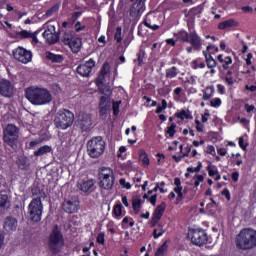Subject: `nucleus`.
Returning <instances> with one entry per match:
<instances>
[{
  "mask_svg": "<svg viewBox=\"0 0 256 256\" xmlns=\"http://www.w3.org/2000/svg\"><path fill=\"white\" fill-rule=\"evenodd\" d=\"M33 199L28 206V215L31 221L39 223L43 215V202L41 199H45V193L38 188L32 189Z\"/></svg>",
  "mask_w": 256,
  "mask_h": 256,
  "instance_id": "nucleus-1",
  "label": "nucleus"
},
{
  "mask_svg": "<svg viewBox=\"0 0 256 256\" xmlns=\"http://www.w3.org/2000/svg\"><path fill=\"white\" fill-rule=\"evenodd\" d=\"M25 97L32 105H47L53 101V96L45 88L30 87L26 89Z\"/></svg>",
  "mask_w": 256,
  "mask_h": 256,
  "instance_id": "nucleus-2",
  "label": "nucleus"
},
{
  "mask_svg": "<svg viewBox=\"0 0 256 256\" xmlns=\"http://www.w3.org/2000/svg\"><path fill=\"white\" fill-rule=\"evenodd\" d=\"M236 247L242 251H249L256 247V231L251 228H244L236 236Z\"/></svg>",
  "mask_w": 256,
  "mask_h": 256,
  "instance_id": "nucleus-3",
  "label": "nucleus"
},
{
  "mask_svg": "<svg viewBox=\"0 0 256 256\" xmlns=\"http://www.w3.org/2000/svg\"><path fill=\"white\" fill-rule=\"evenodd\" d=\"M65 245V240H63V234L59 230V226H55L50 234L48 241L49 251L53 253V255H57L63 249Z\"/></svg>",
  "mask_w": 256,
  "mask_h": 256,
  "instance_id": "nucleus-4",
  "label": "nucleus"
},
{
  "mask_svg": "<svg viewBox=\"0 0 256 256\" xmlns=\"http://www.w3.org/2000/svg\"><path fill=\"white\" fill-rule=\"evenodd\" d=\"M87 152L92 159H99L105 153V141L101 136L94 137L87 142Z\"/></svg>",
  "mask_w": 256,
  "mask_h": 256,
  "instance_id": "nucleus-5",
  "label": "nucleus"
},
{
  "mask_svg": "<svg viewBox=\"0 0 256 256\" xmlns=\"http://www.w3.org/2000/svg\"><path fill=\"white\" fill-rule=\"evenodd\" d=\"M74 121L75 115L69 110H63L57 113L54 123L58 129H68Z\"/></svg>",
  "mask_w": 256,
  "mask_h": 256,
  "instance_id": "nucleus-6",
  "label": "nucleus"
},
{
  "mask_svg": "<svg viewBox=\"0 0 256 256\" xmlns=\"http://www.w3.org/2000/svg\"><path fill=\"white\" fill-rule=\"evenodd\" d=\"M3 133V139L6 145L14 147L15 143H17V139H19V128L13 124H8Z\"/></svg>",
  "mask_w": 256,
  "mask_h": 256,
  "instance_id": "nucleus-7",
  "label": "nucleus"
},
{
  "mask_svg": "<svg viewBox=\"0 0 256 256\" xmlns=\"http://www.w3.org/2000/svg\"><path fill=\"white\" fill-rule=\"evenodd\" d=\"M13 57L16 59V61H19L20 63H31V60L33 59V54L31 51L23 48L18 47L13 51Z\"/></svg>",
  "mask_w": 256,
  "mask_h": 256,
  "instance_id": "nucleus-8",
  "label": "nucleus"
},
{
  "mask_svg": "<svg viewBox=\"0 0 256 256\" xmlns=\"http://www.w3.org/2000/svg\"><path fill=\"white\" fill-rule=\"evenodd\" d=\"M189 235L191 237V241L194 245H198L201 247V245H205L208 241L207 233L205 230L201 229H196V230H191L189 232Z\"/></svg>",
  "mask_w": 256,
  "mask_h": 256,
  "instance_id": "nucleus-9",
  "label": "nucleus"
},
{
  "mask_svg": "<svg viewBox=\"0 0 256 256\" xmlns=\"http://www.w3.org/2000/svg\"><path fill=\"white\" fill-rule=\"evenodd\" d=\"M93 125V120L91 119V114L80 112L78 115V127L82 131H89Z\"/></svg>",
  "mask_w": 256,
  "mask_h": 256,
  "instance_id": "nucleus-10",
  "label": "nucleus"
},
{
  "mask_svg": "<svg viewBox=\"0 0 256 256\" xmlns=\"http://www.w3.org/2000/svg\"><path fill=\"white\" fill-rule=\"evenodd\" d=\"M43 37L46 39V42L49 43V45H53L59 41V33H57L55 30L54 25H48L47 30H45L43 33Z\"/></svg>",
  "mask_w": 256,
  "mask_h": 256,
  "instance_id": "nucleus-11",
  "label": "nucleus"
},
{
  "mask_svg": "<svg viewBox=\"0 0 256 256\" xmlns=\"http://www.w3.org/2000/svg\"><path fill=\"white\" fill-rule=\"evenodd\" d=\"M14 87L11 81L3 79L0 81V95L2 97H13Z\"/></svg>",
  "mask_w": 256,
  "mask_h": 256,
  "instance_id": "nucleus-12",
  "label": "nucleus"
},
{
  "mask_svg": "<svg viewBox=\"0 0 256 256\" xmlns=\"http://www.w3.org/2000/svg\"><path fill=\"white\" fill-rule=\"evenodd\" d=\"M93 67H95V60L90 59L85 64H81L77 67V73L82 77H89L91 71H93Z\"/></svg>",
  "mask_w": 256,
  "mask_h": 256,
  "instance_id": "nucleus-13",
  "label": "nucleus"
},
{
  "mask_svg": "<svg viewBox=\"0 0 256 256\" xmlns=\"http://www.w3.org/2000/svg\"><path fill=\"white\" fill-rule=\"evenodd\" d=\"M62 209L65 213H77L79 211V199L72 198L62 204Z\"/></svg>",
  "mask_w": 256,
  "mask_h": 256,
  "instance_id": "nucleus-14",
  "label": "nucleus"
},
{
  "mask_svg": "<svg viewBox=\"0 0 256 256\" xmlns=\"http://www.w3.org/2000/svg\"><path fill=\"white\" fill-rule=\"evenodd\" d=\"M143 11H145V0H136L130 8V17H140Z\"/></svg>",
  "mask_w": 256,
  "mask_h": 256,
  "instance_id": "nucleus-15",
  "label": "nucleus"
},
{
  "mask_svg": "<svg viewBox=\"0 0 256 256\" xmlns=\"http://www.w3.org/2000/svg\"><path fill=\"white\" fill-rule=\"evenodd\" d=\"M165 203L162 202L161 205H158L154 211L153 217L151 219L152 227H155L159 221H161V217H163V213H165Z\"/></svg>",
  "mask_w": 256,
  "mask_h": 256,
  "instance_id": "nucleus-16",
  "label": "nucleus"
},
{
  "mask_svg": "<svg viewBox=\"0 0 256 256\" xmlns=\"http://www.w3.org/2000/svg\"><path fill=\"white\" fill-rule=\"evenodd\" d=\"M110 70L111 68L109 67V62H104L96 81L97 87H101V85L105 83V78L109 75Z\"/></svg>",
  "mask_w": 256,
  "mask_h": 256,
  "instance_id": "nucleus-17",
  "label": "nucleus"
},
{
  "mask_svg": "<svg viewBox=\"0 0 256 256\" xmlns=\"http://www.w3.org/2000/svg\"><path fill=\"white\" fill-rule=\"evenodd\" d=\"M4 229L7 233L17 231V219L12 216H8L4 221Z\"/></svg>",
  "mask_w": 256,
  "mask_h": 256,
  "instance_id": "nucleus-18",
  "label": "nucleus"
},
{
  "mask_svg": "<svg viewBox=\"0 0 256 256\" xmlns=\"http://www.w3.org/2000/svg\"><path fill=\"white\" fill-rule=\"evenodd\" d=\"M11 207V200L5 192H0V213H5Z\"/></svg>",
  "mask_w": 256,
  "mask_h": 256,
  "instance_id": "nucleus-19",
  "label": "nucleus"
},
{
  "mask_svg": "<svg viewBox=\"0 0 256 256\" xmlns=\"http://www.w3.org/2000/svg\"><path fill=\"white\" fill-rule=\"evenodd\" d=\"M188 43H190L192 47L196 49V51H199V49H201V38L195 32L189 34Z\"/></svg>",
  "mask_w": 256,
  "mask_h": 256,
  "instance_id": "nucleus-20",
  "label": "nucleus"
},
{
  "mask_svg": "<svg viewBox=\"0 0 256 256\" xmlns=\"http://www.w3.org/2000/svg\"><path fill=\"white\" fill-rule=\"evenodd\" d=\"M67 45L70 47L72 53H79L83 42H81L80 38L74 37Z\"/></svg>",
  "mask_w": 256,
  "mask_h": 256,
  "instance_id": "nucleus-21",
  "label": "nucleus"
},
{
  "mask_svg": "<svg viewBox=\"0 0 256 256\" xmlns=\"http://www.w3.org/2000/svg\"><path fill=\"white\" fill-rule=\"evenodd\" d=\"M100 179H101L100 180V187L102 189L109 190L113 187V183H114L113 176H106V177H102Z\"/></svg>",
  "mask_w": 256,
  "mask_h": 256,
  "instance_id": "nucleus-22",
  "label": "nucleus"
},
{
  "mask_svg": "<svg viewBox=\"0 0 256 256\" xmlns=\"http://www.w3.org/2000/svg\"><path fill=\"white\" fill-rule=\"evenodd\" d=\"M16 163L18 165V169H21L22 171L29 170V166L31 165V162H29V158L25 156H20Z\"/></svg>",
  "mask_w": 256,
  "mask_h": 256,
  "instance_id": "nucleus-23",
  "label": "nucleus"
},
{
  "mask_svg": "<svg viewBox=\"0 0 256 256\" xmlns=\"http://www.w3.org/2000/svg\"><path fill=\"white\" fill-rule=\"evenodd\" d=\"M174 185L176 186L174 188V193H177V201L183 200V187L181 186V179L175 178L174 179Z\"/></svg>",
  "mask_w": 256,
  "mask_h": 256,
  "instance_id": "nucleus-24",
  "label": "nucleus"
},
{
  "mask_svg": "<svg viewBox=\"0 0 256 256\" xmlns=\"http://www.w3.org/2000/svg\"><path fill=\"white\" fill-rule=\"evenodd\" d=\"M45 57L48 61H51V63H63V60L65 59L63 55L53 54L51 52H46Z\"/></svg>",
  "mask_w": 256,
  "mask_h": 256,
  "instance_id": "nucleus-25",
  "label": "nucleus"
},
{
  "mask_svg": "<svg viewBox=\"0 0 256 256\" xmlns=\"http://www.w3.org/2000/svg\"><path fill=\"white\" fill-rule=\"evenodd\" d=\"M239 23L233 19H229L226 21L221 22L218 25V29L220 30H225V29H231L232 27H237Z\"/></svg>",
  "mask_w": 256,
  "mask_h": 256,
  "instance_id": "nucleus-26",
  "label": "nucleus"
},
{
  "mask_svg": "<svg viewBox=\"0 0 256 256\" xmlns=\"http://www.w3.org/2000/svg\"><path fill=\"white\" fill-rule=\"evenodd\" d=\"M94 187H95V181L88 180L86 182H83L80 185V191H83V193H91Z\"/></svg>",
  "mask_w": 256,
  "mask_h": 256,
  "instance_id": "nucleus-27",
  "label": "nucleus"
},
{
  "mask_svg": "<svg viewBox=\"0 0 256 256\" xmlns=\"http://www.w3.org/2000/svg\"><path fill=\"white\" fill-rule=\"evenodd\" d=\"M53 151V148L49 145H44L40 147L38 150L34 152V155L36 157H41L42 155H45L47 153H51Z\"/></svg>",
  "mask_w": 256,
  "mask_h": 256,
  "instance_id": "nucleus-28",
  "label": "nucleus"
},
{
  "mask_svg": "<svg viewBox=\"0 0 256 256\" xmlns=\"http://www.w3.org/2000/svg\"><path fill=\"white\" fill-rule=\"evenodd\" d=\"M213 93H215V88L213 86H208L203 90V97L204 101H209L213 97Z\"/></svg>",
  "mask_w": 256,
  "mask_h": 256,
  "instance_id": "nucleus-29",
  "label": "nucleus"
},
{
  "mask_svg": "<svg viewBox=\"0 0 256 256\" xmlns=\"http://www.w3.org/2000/svg\"><path fill=\"white\" fill-rule=\"evenodd\" d=\"M74 38H75V35L73 34V31L67 30L63 34L61 41L62 43H64V45H68Z\"/></svg>",
  "mask_w": 256,
  "mask_h": 256,
  "instance_id": "nucleus-30",
  "label": "nucleus"
},
{
  "mask_svg": "<svg viewBox=\"0 0 256 256\" xmlns=\"http://www.w3.org/2000/svg\"><path fill=\"white\" fill-rule=\"evenodd\" d=\"M132 207L136 215L139 214V209H141V198L133 197L132 199Z\"/></svg>",
  "mask_w": 256,
  "mask_h": 256,
  "instance_id": "nucleus-31",
  "label": "nucleus"
},
{
  "mask_svg": "<svg viewBox=\"0 0 256 256\" xmlns=\"http://www.w3.org/2000/svg\"><path fill=\"white\" fill-rule=\"evenodd\" d=\"M167 243H169V240H166L156 251L155 256H163L165 255V252L167 251V249L169 248V246L167 245Z\"/></svg>",
  "mask_w": 256,
  "mask_h": 256,
  "instance_id": "nucleus-32",
  "label": "nucleus"
},
{
  "mask_svg": "<svg viewBox=\"0 0 256 256\" xmlns=\"http://www.w3.org/2000/svg\"><path fill=\"white\" fill-rule=\"evenodd\" d=\"M139 159L143 165H149V157H147V152H145V150L139 151Z\"/></svg>",
  "mask_w": 256,
  "mask_h": 256,
  "instance_id": "nucleus-33",
  "label": "nucleus"
},
{
  "mask_svg": "<svg viewBox=\"0 0 256 256\" xmlns=\"http://www.w3.org/2000/svg\"><path fill=\"white\" fill-rule=\"evenodd\" d=\"M165 233V229H163V225L158 224V228L154 229L153 231V237L154 239H158V237H161Z\"/></svg>",
  "mask_w": 256,
  "mask_h": 256,
  "instance_id": "nucleus-34",
  "label": "nucleus"
},
{
  "mask_svg": "<svg viewBox=\"0 0 256 256\" xmlns=\"http://www.w3.org/2000/svg\"><path fill=\"white\" fill-rule=\"evenodd\" d=\"M203 54L205 55L206 57V63L208 65V67L210 69H213V67H215V65H217V63L215 62V60L213 59V57H211V55H208L207 56V53L203 52Z\"/></svg>",
  "mask_w": 256,
  "mask_h": 256,
  "instance_id": "nucleus-35",
  "label": "nucleus"
},
{
  "mask_svg": "<svg viewBox=\"0 0 256 256\" xmlns=\"http://www.w3.org/2000/svg\"><path fill=\"white\" fill-rule=\"evenodd\" d=\"M167 79H173V77H177V68L172 67L166 70Z\"/></svg>",
  "mask_w": 256,
  "mask_h": 256,
  "instance_id": "nucleus-36",
  "label": "nucleus"
},
{
  "mask_svg": "<svg viewBox=\"0 0 256 256\" xmlns=\"http://www.w3.org/2000/svg\"><path fill=\"white\" fill-rule=\"evenodd\" d=\"M102 177H113V170L110 168H103L100 172V178Z\"/></svg>",
  "mask_w": 256,
  "mask_h": 256,
  "instance_id": "nucleus-37",
  "label": "nucleus"
},
{
  "mask_svg": "<svg viewBox=\"0 0 256 256\" xmlns=\"http://www.w3.org/2000/svg\"><path fill=\"white\" fill-rule=\"evenodd\" d=\"M178 39H180V41H183L184 43H189V33L185 31L179 32Z\"/></svg>",
  "mask_w": 256,
  "mask_h": 256,
  "instance_id": "nucleus-38",
  "label": "nucleus"
},
{
  "mask_svg": "<svg viewBox=\"0 0 256 256\" xmlns=\"http://www.w3.org/2000/svg\"><path fill=\"white\" fill-rule=\"evenodd\" d=\"M177 128V124L172 123L170 127H167L166 133L169 135V137H174L175 136V129Z\"/></svg>",
  "mask_w": 256,
  "mask_h": 256,
  "instance_id": "nucleus-39",
  "label": "nucleus"
},
{
  "mask_svg": "<svg viewBox=\"0 0 256 256\" xmlns=\"http://www.w3.org/2000/svg\"><path fill=\"white\" fill-rule=\"evenodd\" d=\"M99 87V91L102 95H104L105 97H109V95H111V88L109 86H98Z\"/></svg>",
  "mask_w": 256,
  "mask_h": 256,
  "instance_id": "nucleus-40",
  "label": "nucleus"
},
{
  "mask_svg": "<svg viewBox=\"0 0 256 256\" xmlns=\"http://www.w3.org/2000/svg\"><path fill=\"white\" fill-rule=\"evenodd\" d=\"M175 116L182 121L183 119H191V115L187 114L185 110H181L179 113H176Z\"/></svg>",
  "mask_w": 256,
  "mask_h": 256,
  "instance_id": "nucleus-41",
  "label": "nucleus"
},
{
  "mask_svg": "<svg viewBox=\"0 0 256 256\" xmlns=\"http://www.w3.org/2000/svg\"><path fill=\"white\" fill-rule=\"evenodd\" d=\"M99 105L111 106V98H109V96H102L100 98V104Z\"/></svg>",
  "mask_w": 256,
  "mask_h": 256,
  "instance_id": "nucleus-42",
  "label": "nucleus"
},
{
  "mask_svg": "<svg viewBox=\"0 0 256 256\" xmlns=\"http://www.w3.org/2000/svg\"><path fill=\"white\" fill-rule=\"evenodd\" d=\"M16 35L17 37H20V39H27L28 37H31V33L27 30L17 32Z\"/></svg>",
  "mask_w": 256,
  "mask_h": 256,
  "instance_id": "nucleus-43",
  "label": "nucleus"
},
{
  "mask_svg": "<svg viewBox=\"0 0 256 256\" xmlns=\"http://www.w3.org/2000/svg\"><path fill=\"white\" fill-rule=\"evenodd\" d=\"M114 39L117 41V43H121V41H123V38L121 37V27L116 28Z\"/></svg>",
  "mask_w": 256,
  "mask_h": 256,
  "instance_id": "nucleus-44",
  "label": "nucleus"
},
{
  "mask_svg": "<svg viewBox=\"0 0 256 256\" xmlns=\"http://www.w3.org/2000/svg\"><path fill=\"white\" fill-rule=\"evenodd\" d=\"M57 11H59V5H54L52 8L46 11L45 15L46 17H51V15H53V13H57Z\"/></svg>",
  "mask_w": 256,
  "mask_h": 256,
  "instance_id": "nucleus-45",
  "label": "nucleus"
},
{
  "mask_svg": "<svg viewBox=\"0 0 256 256\" xmlns=\"http://www.w3.org/2000/svg\"><path fill=\"white\" fill-rule=\"evenodd\" d=\"M231 63H233V60L231 59V57H226L224 59V64L222 65L223 69H229V66L231 65Z\"/></svg>",
  "mask_w": 256,
  "mask_h": 256,
  "instance_id": "nucleus-46",
  "label": "nucleus"
},
{
  "mask_svg": "<svg viewBox=\"0 0 256 256\" xmlns=\"http://www.w3.org/2000/svg\"><path fill=\"white\" fill-rule=\"evenodd\" d=\"M121 207H122L121 204H117L114 206L113 213L116 217L121 216V212H122Z\"/></svg>",
  "mask_w": 256,
  "mask_h": 256,
  "instance_id": "nucleus-47",
  "label": "nucleus"
},
{
  "mask_svg": "<svg viewBox=\"0 0 256 256\" xmlns=\"http://www.w3.org/2000/svg\"><path fill=\"white\" fill-rule=\"evenodd\" d=\"M121 105V101L113 102V113L115 116L119 115V106Z\"/></svg>",
  "mask_w": 256,
  "mask_h": 256,
  "instance_id": "nucleus-48",
  "label": "nucleus"
},
{
  "mask_svg": "<svg viewBox=\"0 0 256 256\" xmlns=\"http://www.w3.org/2000/svg\"><path fill=\"white\" fill-rule=\"evenodd\" d=\"M144 58H145V51L140 50V52L138 53V65L139 66L143 65V59Z\"/></svg>",
  "mask_w": 256,
  "mask_h": 256,
  "instance_id": "nucleus-49",
  "label": "nucleus"
},
{
  "mask_svg": "<svg viewBox=\"0 0 256 256\" xmlns=\"http://www.w3.org/2000/svg\"><path fill=\"white\" fill-rule=\"evenodd\" d=\"M100 106V115L103 117V115H107V111H109V109L111 108V106H103V105H99Z\"/></svg>",
  "mask_w": 256,
  "mask_h": 256,
  "instance_id": "nucleus-50",
  "label": "nucleus"
},
{
  "mask_svg": "<svg viewBox=\"0 0 256 256\" xmlns=\"http://www.w3.org/2000/svg\"><path fill=\"white\" fill-rule=\"evenodd\" d=\"M210 105L211 107H219L221 105V99L215 98L214 100H211Z\"/></svg>",
  "mask_w": 256,
  "mask_h": 256,
  "instance_id": "nucleus-51",
  "label": "nucleus"
},
{
  "mask_svg": "<svg viewBox=\"0 0 256 256\" xmlns=\"http://www.w3.org/2000/svg\"><path fill=\"white\" fill-rule=\"evenodd\" d=\"M203 175H198L195 178L194 185L195 187H199V183H203Z\"/></svg>",
  "mask_w": 256,
  "mask_h": 256,
  "instance_id": "nucleus-52",
  "label": "nucleus"
},
{
  "mask_svg": "<svg viewBox=\"0 0 256 256\" xmlns=\"http://www.w3.org/2000/svg\"><path fill=\"white\" fill-rule=\"evenodd\" d=\"M97 243H100V245H103L105 243V234L103 233L98 234Z\"/></svg>",
  "mask_w": 256,
  "mask_h": 256,
  "instance_id": "nucleus-53",
  "label": "nucleus"
},
{
  "mask_svg": "<svg viewBox=\"0 0 256 256\" xmlns=\"http://www.w3.org/2000/svg\"><path fill=\"white\" fill-rule=\"evenodd\" d=\"M207 171H208V175H209L210 177H215V175H218V174H219V172H218L217 170L211 169V166H208V167H207Z\"/></svg>",
  "mask_w": 256,
  "mask_h": 256,
  "instance_id": "nucleus-54",
  "label": "nucleus"
},
{
  "mask_svg": "<svg viewBox=\"0 0 256 256\" xmlns=\"http://www.w3.org/2000/svg\"><path fill=\"white\" fill-rule=\"evenodd\" d=\"M222 195L226 197L227 201H231V193H229V189L222 190Z\"/></svg>",
  "mask_w": 256,
  "mask_h": 256,
  "instance_id": "nucleus-55",
  "label": "nucleus"
},
{
  "mask_svg": "<svg viewBox=\"0 0 256 256\" xmlns=\"http://www.w3.org/2000/svg\"><path fill=\"white\" fill-rule=\"evenodd\" d=\"M244 109L247 113H252V111H255V106L253 105H249V104H245Z\"/></svg>",
  "mask_w": 256,
  "mask_h": 256,
  "instance_id": "nucleus-56",
  "label": "nucleus"
},
{
  "mask_svg": "<svg viewBox=\"0 0 256 256\" xmlns=\"http://www.w3.org/2000/svg\"><path fill=\"white\" fill-rule=\"evenodd\" d=\"M149 202L151 203V205H153L155 207L156 203H157V194L152 195L149 198Z\"/></svg>",
  "mask_w": 256,
  "mask_h": 256,
  "instance_id": "nucleus-57",
  "label": "nucleus"
},
{
  "mask_svg": "<svg viewBox=\"0 0 256 256\" xmlns=\"http://www.w3.org/2000/svg\"><path fill=\"white\" fill-rule=\"evenodd\" d=\"M144 25L146 27H149V29H153V31H157V29H159V26L158 25H153L151 26V24H149V22H144Z\"/></svg>",
  "mask_w": 256,
  "mask_h": 256,
  "instance_id": "nucleus-58",
  "label": "nucleus"
},
{
  "mask_svg": "<svg viewBox=\"0 0 256 256\" xmlns=\"http://www.w3.org/2000/svg\"><path fill=\"white\" fill-rule=\"evenodd\" d=\"M209 118V111H206L204 115H202V123H207Z\"/></svg>",
  "mask_w": 256,
  "mask_h": 256,
  "instance_id": "nucleus-59",
  "label": "nucleus"
},
{
  "mask_svg": "<svg viewBox=\"0 0 256 256\" xmlns=\"http://www.w3.org/2000/svg\"><path fill=\"white\" fill-rule=\"evenodd\" d=\"M218 153L222 157H225V155H227V150L225 148H220V149H218Z\"/></svg>",
  "mask_w": 256,
  "mask_h": 256,
  "instance_id": "nucleus-60",
  "label": "nucleus"
},
{
  "mask_svg": "<svg viewBox=\"0 0 256 256\" xmlns=\"http://www.w3.org/2000/svg\"><path fill=\"white\" fill-rule=\"evenodd\" d=\"M238 143H239L241 149H245V144H244L245 140L242 137L239 138Z\"/></svg>",
  "mask_w": 256,
  "mask_h": 256,
  "instance_id": "nucleus-61",
  "label": "nucleus"
},
{
  "mask_svg": "<svg viewBox=\"0 0 256 256\" xmlns=\"http://www.w3.org/2000/svg\"><path fill=\"white\" fill-rule=\"evenodd\" d=\"M246 89H248L249 91H251L252 93H255L256 91V86L255 85H252L249 87V85H246Z\"/></svg>",
  "mask_w": 256,
  "mask_h": 256,
  "instance_id": "nucleus-62",
  "label": "nucleus"
},
{
  "mask_svg": "<svg viewBox=\"0 0 256 256\" xmlns=\"http://www.w3.org/2000/svg\"><path fill=\"white\" fill-rule=\"evenodd\" d=\"M232 179L234 181H239V173H237V172L232 173Z\"/></svg>",
  "mask_w": 256,
  "mask_h": 256,
  "instance_id": "nucleus-63",
  "label": "nucleus"
},
{
  "mask_svg": "<svg viewBox=\"0 0 256 256\" xmlns=\"http://www.w3.org/2000/svg\"><path fill=\"white\" fill-rule=\"evenodd\" d=\"M166 43H167V45H171L172 47H175V40H173V39H167Z\"/></svg>",
  "mask_w": 256,
  "mask_h": 256,
  "instance_id": "nucleus-64",
  "label": "nucleus"
}]
</instances>
